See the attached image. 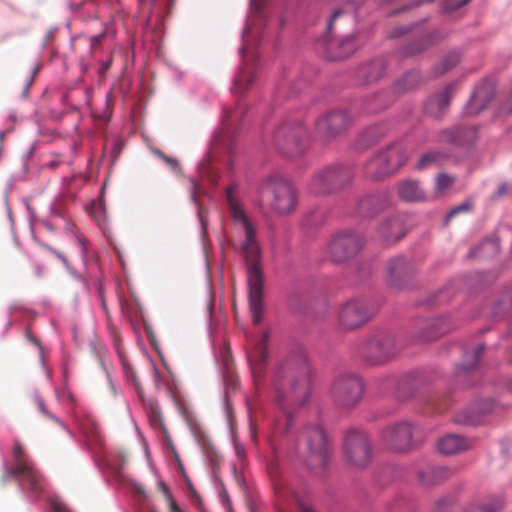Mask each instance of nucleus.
I'll use <instances>...</instances> for the list:
<instances>
[{"mask_svg": "<svg viewBox=\"0 0 512 512\" xmlns=\"http://www.w3.org/2000/svg\"><path fill=\"white\" fill-rule=\"evenodd\" d=\"M226 201L233 227L244 236L241 248L247 271L249 307L253 323L259 325L263 313L264 273L256 228L236 198V185L227 187Z\"/></svg>", "mask_w": 512, "mask_h": 512, "instance_id": "nucleus-1", "label": "nucleus"}, {"mask_svg": "<svg viewBox=\"0 0 512 512\" xmlns=\"http://www.w3.org/2000/svg\"><path fill=\"white\" fill-rule=\"evenodd\" d=\"M274 400L282 412L277 429L288 432L292 423L290 407L304 405L310 396L311 369L303 353H292L280 359L273 373Z\"/></svg>", "mask_w": 512, "mask_h": 512, "instance_id": "nucleus-2", "label": "nucleus"}, {"mask_svg": "<svg viewBox=\"0 0 512 512\" xmlns=\"http://www.w3.org/2000/svg\"><path fill=\"white\" fill-rule=\"evenodd\" d=\"M10 477L18 479L21 487L34 496H39L43 491L42 475L18 441L14 443L13 447V464L6 467L3 481H7Z\"/></svg>", "mask_w": 512, "mask_h": 512, "instance_id": "nucleus-3", "label": "nucleus"}, {"mask_svg": "<svg viewBox=\"0 0 512 512\" xmlns=\"http://www.w3.org/2000/svg\"><path fill=\"white\" fill-rule=\"evenodd\" d=\"M298 446L306 451V463L310 469L325 468L329 451L326 434L320 425L306 426L298 438Z\"/></svg>", "mask_w": 512, "mask_h": 512, "instance_id": "nucleus-4", "label": "nucleus"}, {"mask_svg": "<svg viewBox=\"0 0 512 512\" xmlns=\"http://www.w3.org/2000/svg\"><path fill=\"white\" fill-rule=\"evenodd\" d=\"M262 193L272 196L271 208L280 215H287L295 211L298 204V192L294 185L279 176H270L263 185Z\"/></svg>", "mask_w": 512, "mask_h": 512, "instance_id": "nucleus-5", "label": "nucleus"}, {"mask_svg": "<svg viewBox=\"0 0 512 512\" xmlns=\"http://www.w3.org/2000/svg\"><path fill=\"white\" fill-rule=\"evenodd\" d=\"M343 449L348 463L355 468H364L372 460V447L368 434L360 429L347 431Z\"/></svg>", "mask_w": 512, "mask_h": 512, "instance_id": "nucleus-6", "label": "nucleus"}, {"mask_svg": "<svg viewBox=\"0 0 512 512\" xmlns=\"http://www.w3.org/2000/svg\"><path fill=\"white\" fill-rule=\"evenodd\" d=\"M352 177L347 167L329 166L315 173L310 182V191L316 195L329 194L343 188Z\"/></svg>", "mask_w": 512, "mask_h": 512, "instance_id": "nucleus-7", "label": "nucleus"}, {"mask_svg": "<svg viewBox=\"0 0 512 512\" xmlns=\"http://www.w3.org/2000/svg\"><path fill=\"white\" fill-rule=\"evenodd\" d=\"M407 157L399 146H391L372 158L365 166L367 177L378 180L396 172Z\"/></svg>", "mask_w": 512, "mask_h": 512, "instance_id": "nucleus-8", "label": "nucleus"}, {"mask_svg": "<svg viewBox=\"0 0 512 512\" xmlns=\"http://www.w3.org/2000/svg\"><path fill=\"white\" fill-rule=\"evenodd\" d=\"M364 385L355 374H344L335 378L331 395L334 402L341 407H352L362 398Z\"/></svg>", "mask_w": 512, "mask_h": 512, "instance_id": "nucleus-9", "label": "nucleus"}, {"mask_svg": "<svg viewBox=\"0 0 512 512\" xmlns=\"http://www.w3.org/2000/svg\"><path fill=\"white\" fill-rule=\"evenodd\" d=\"M268 340L269 332L267 331L263 332L260 337L253 336L247 340L246 356L255 385L263 380L266 373L269 355Z\"/></svg>", "mask_w": 512, "mask_h": 512, "instance_id": "nucleus-10", "label": "nucleus"}, {"mask_svg": "<svg viewBox=\"0 0 512 512\" xmlns=\"http://www.w3.org/2000/svg\"><path fill=\"white\" fill-rule=\"evenodd\" d=\"M362 239L353 232L335 235L328 245V252L335 262L346 261L355 256L362 247Z\"/></svg>", "mask_w": 512, "mask_h": 512, "instance_id": "nucleus-11", "label": "nucleus"}, {"mask_svg": "<svg viewBox=\"0 0 512 512\" xmlns=\"http://www.w3.org/2000/svg\"><path fill=\"white\" fill-rule=\"evenodd\" d=\"M413 426L409 422L403 421L385 428L382 438L385 445L398 452H405L413 446Z\"/></svg>", "mask_w": 512, "mask_h": 512, "instance_id": "nucleus-12", "label": "nucleus"}, {"mask_svg": "<svg viewBox=\"0 0 512 512\" xmlns=\"http://www.w3.org/2000/svg\"><path fill=\"white\" fill-rule=\"evenodd\" d=\"M305 132L301 125H284L275 133V143L277 147L289 156L298 155L302 152V140Z\"/></svg>", "mask_w": 512, "mask_h": 512, "instance_id": "nucleus-13", "label": "nucleus"}, {"mask_svg": "<svg viewBox=\"0 0 512 512\" xmlns=\"http://www.w3.org/2000/svg\"><path fill=\"white\" fill-rule=\"evenodd\" d=\"M242 54V65L239 68L237 75L235 76L232 91L235 94H242L249 89L254 83L258 71L256 66V56L247 54V48L245 45L240 49Z\"/></svg>", "mask_w": 512, "mask_h": 512, "instance_id": "nucleus-14", "label": "nucleus"}, {"mask_svg": "<svg viewBox=\"0 0 512 512\" xmlns=\"http://www.w3.org/2000/svg\"><path fill=\"white\" fill-rule=\"evenodd\" d=\"M338 320L343 329L352 330L368 320V313L361 302L349 300L340 306Z\"/></svg>", "mask_w": 512, "mask_h": 512, "instance_id": "nucleus-15", "label": "nucleus"}, {"mask_svg": "<svg viewBox=\"0 0 512 512\" xmlns=\"http://www.w3.org/2000/svg\"><path fill=\"white\" fill-rule=\"evenodd\" d=\"M395 353V344L390 336H374L366 345L365 358L372 365L381 364Z\"/></svg>", "mask_w": 512, "mask_h": 512, "instance_id": "nucleus-16", "label": "nucleus"}, {"mask_svg": "<svg viewBox=\"0 0 512 512\" xmlns=\"http://www.w3.org/2000/svg\"><path fill=\"white\" fill-rule=\"evenodd\" d=\"M350 123V117L344 110H332L323 115L316 122L319 134L332 137L343 132Z\"/></svg>", "mask_w": 512, "mask_h": 512, "instance_id": "nucleus-17", "label": "nucleus"}, {"mask_svg": "<svg viewBox=\"0 0 512 512\" xmlns=\"http://www.w3.org/2000/svg\"><path fill=\"white\" fill-rule=\"evenodd\" d=\"M413 266L403 257L391 258L386 266V281L394 288H402L413 274Z\"/></svg>", "mask_w": 512, "mask_h": 512, "instance_id": "nucleus-18", "label": "nucleus"}, {"mask_svg": "<svg viewBox=\"0 0 512 512\" xmlns=\"http://www.w3.org/2000/svg\"><path fill=\"white\" fill-rule=\"evenodd\" d=\"M386 192L372 194L361 198L357 203V213L362 217H372L389 206Z\"/></svg>", "mask_w": 512, "mask_h": 512, "instance_id": "nucleus-19", "label": "nucleus"}, {"mask_svg": "<svg viewBox=\"0 0 512 512\" xmlns=\"http://www.w3.org/2000/svg\"><path fill=\"white\" fill-rule=\"evenodd\" d=\"M470 442L459 435L449 434L442 437L437 444L438 450L444 455H453L464 452L470 448Z\"/></svg>", "mask_w": 512, "mask_h": 512, "instance_id": "nucleus-20", "label": "nucleus"}, {"mask_svg": "<svg viewBox=\"0 0 512 512\" xmlns=\"http://www.w3.org/2000/svg\"><path fill=\"white\" fill-rule=\"evenodd\" d=\"M398 195L405 202H421L426 200V193L420 183L412 179L399 182Z\"/></svg>", "mask_w": 512, "mask_h": 512, "instance_id": "nucleus-21", "label": "nucleus"}, {"mask_svg": "<svg viewBox=\"0 0 512 512\" xmlns=\"http://www.w3.org/2000/svg\"><path fill=\"white\" fill-rule=\"evenodd\" d=\"M385 70V61L383 59H376L359 67L357 76L363 84H368L380 79L384 75Z\"/></svg>", "mask_w": 512, "mask_h": 512, "instance_id": "nucleus-22", "label": "nucleus"}, {"mask_svg": "<svg viewBox=\"0 0 512 512\" xmlns=\"http://www.w3.org/2000/svg\"><path fill=\"white\" fill-rule=\"evenodd\" d=\"M452 90L453 86L449 85L439 94L430 97L425 104L426 112L435 117L440 116L450 103Z\"/></svg>", "mask_w": 512, "mask_h": 512, "instance_id": "nucleus-23", "label": "nucleus"}, {"mask_svg": "<svg viewBox=\"0 0 512 512\" xmlns=\"http://www.w3.org/2000/svg\"><path fill=\"white\" fill-rule=\"evenodd\" d=\"M379 232L388 244L394 243L405 235L403 221L399 216H393L380 226Z\"/></svg>", "mask_w": 512, "mask_h": 512, "instance_id": "nucleus-24", "label": "nucleus"}, {"mask_svg": "<svg viewBox=\"0 0 512 512\" xmlns=\"http://www.w3.org/2000/svg\"><path fill=\"white\" fill-rule=\"evenodd\" d=\"M491 98L492 88L489 84L484 83L478 86L466 107L467 113L471 115L479 113V111L485 107Z\"/></svg>", "mask_w": 512, "mask_h": 512, "instance_id": "nucleus-25", "label": "nucleus"}, {"mask_svg": "<svg viewBox=\"0 0 512 512\" xmlns=\"http://www.w3.org/2000/svg\"><path fill=\"white\" fill-rule=\"evenodd\" d=\"M451 471L442 466L431 467L426 471H420L418 474L419 480L423 485H436L445 479L449 478Z\"/></svg>", "mask_w": 512, "mask_h": 512, "instance_id": "nucleus-26", "label": "nucleus"}, {"mask_svg": "<svg viewBox=\"0 0 512 512\" xmlns=\"http://www.w3.org/2000/svg\"><path fill=\"white\" fill-rule=\"evenodd\" d=\"M500 250L499 241L494 238L484 240L478 247L471 250V256L490 258L498 254Z\"/></svg>", "mask_w": 512, "mask_h": 512, "instance_id": "nucleus-27", "label": "nucleus"}, {"mask_svg": "<svg viewBox=\"0 0 512 512\" xmlns=\"http://www.w3.org/2000/svg\"><path fill=\"white\" fill-rule=\"evenodd\" d=\"M278 495V501L281 505H295L299 509H301L303 512H313L310 508L304 506V504L301 501L300 496L298 493H296L294 490L291 489H283L277 491Z\"/></svg>", "mask_w": 512, "mask_h": 512, "instance_id": "nucleus-28", "label": "nucleus"}, {"mask_svg": "<svg viewBox=\"0 0 512 512\" xmlns=\"http://www.w3.org/2000/svg\"><path fill=\"white\" fill-rule=\"evenodd\" d=\"M503 506L501 497H491L481 503L471 504L466 512H497Z\"/></svg>", "mask_w": 512, "mask_h": 512, "instance_id": "nucleus-29", "label": "nucleus"}, {"mask_svg": "<svg viewBox=\"0 0 512 512\" xmlns=\"http://www.w3.org/2000/svg\"><path fill=\"white\" fill-rule=\"evenodd\" d=\"M333 44H329L328 47V57L331 60H340L343 58L348 57L355 51V44H354V38L353 37H347L344 40H342L339 44L340 51L337 53L332 52Z\"/></svg>", "mask_w": 512, "mask_h": 512, "instance_id": "nucleus-30", "label": "nucleus"}, {"mask_svg": "<svg viewBox=\"0 0 512 512\" xmlns=\"http://www.w3.org/2000/svg\"><path fill=\"white\" fill-rule=\"evenodd\" d=\"M445 158H446V155L441 152L431 151V152L425 153L420 157V159L416 165V169L424 170V169L430 168L432 166L438 165V164L442 163Z\"/></svg>", "mask_w": 512, "mask_h": 512, "instance_id": "nucleus-31", "label": "nucleus"}, {"mask_svg": "<svg viewBox=\"0 0 512 512\" xmlns=\"http://www.w3.org/2000/svg\"><path fill=\"white\" fill-rule=\"evenodd\" d=\"M419 80V75L417 72H410L406 74L401 80H399L396 84V88L399 92H405L412 89Z\"/></svg>", "mask_w": 512, "mask_h": 512, "instance_id": "nucleus-32", "label": "nucleus"}, {"mask_svg": "<svg viewBox=\"0 0 512 512\" xmlns=\"http://www.w3.org/2000/svg\"><path fill=\"white\" fill-rule=\"evenodd\" d=\"M454 183V178L446 173H440L435 180V191L437 194H443L450 189Z\"/></svg>", "mask_w": 512, "mask_h": 512, "instance_id": "nucleus-33", "label": "nucleus"}, {"mask_svg": "<svg viewBox=\"0 0 512 512\" xmlns=\"http://www.w3.org/2000/svg\"><path fill=\"white\" fill-rule=\"evenodd\" d=\"M483 352L484 346L478 345L472 352L467 353L465 355L466 362L464 363L463 368L466 370L474 368L478 364Z\"/></svg>", "mask_w": 512, "mask_h": 512, "instance_id": "nucleus-34", "label": "nucleus"}, {"mask_svg": "<svg viewBox=\"0 0 512 512\" xmlns=\"http://www.w3.org/2000/svg\"><path fill=\"white\" fill-rule=\"evenodd\" d=\"M459 54L458 53H450L446 57L443 58L440 64V71L437 72V75L443 74L450 69L454 68L459 63Z\"/></svg>", "mask_w": 512, "mask_h": 512, "instance_id": "nucleus-35", "label": "nucleus"}, {"mask_svg": "<svg viewBox=\"0 0 512 512\" xmlns=\"http://www.w3.org/2000/svg\"><path fill=\"white\" fill-rule=\"evenodd\" d=\"M122 368H123V372H124L126 378L134 383L137 391L140 393L142 388L140 386V383L138 381V377L136 375L134 368L124 359H122Z\"/></svg>", "mask_w": 512, "mask_h": 512, "instance_id": "nucleus-36", "label": "nucleus"}, {"mask_svg": "<svg viewBox=\"0 0 512 512\" xmlns=\"http://www.w3.org/2000/svg\"><path fill=\"white\" fill-rule=\"evenodd\" d=\"M443 320L442 319H439V320H436L432 325L430 324V328H433L434 329V332L431 334V332L427 333V335L425 336V339L426 340H432L442 334H445L448 329L446 327H443Z\"/></svg>", "mask_w": 512, "mask_h": 512, "instance_id": "nucleus-37", "label": "nucleus"}, {"mask_svg": "<svg viewBox=\"0 0 512 512\" xmlns=\"http://www.w3.org/2000/svg\"><path fill=\"white\" fill-rule=\"evenodd\" d=\"M428 46V43L425 41H418L416 43H413L409 45V47L405 50V55L412 56L417 53L422 52L426 47Z\"/></svg>", "mask_w": 512, "mask_h": 512, "instance_id": "nucleus-38", "label": "nucleus"}, {"mask_svg": "<svg viewBox=\"0 0 512 512\" xmlns=\"http://www.w3.org/2000/svg\"><path fill=\"white\" fill-rule=\"evenodd\" d=\"M233 445L234 450L237 455V458L243 461L246 457V452L244 446L238 441L237 437L233 435Z\"/></svg>", "mask_w": 512, "mask_h": 512, "instance_id": "nucleus-39", "label": "nucleus"}, {"mask_svg": "<svg viewBox=\"0 0 512 512\" xmlns=\"http://www.w3.org/2000/svg\"><path fill=\"white\" fill-rule=\"evenodd\" d=\"M50 508L53 512H67L65 504L55 498L50 500Z\"/></svg>", "mask_w": 512, "mask_h": 512, "instance_id": "nucleus-40", "label": "nucleus"}, {"mask_svg": "<svg viewBox=\"0 0 512 512\" xmlns=\"http://www.w3.org/2000/svg\"><path fill=\"white\" fill-rule=\"evenodd\" d=\"M470 209V205L468 203H462L459 206L452 209L446 216V220L449 221L456 214L464 211H468Z\"/></svg>", "mask_w": 512, "mask_h": 512, "instance_id": "nucleus-41", "label": "nucleus"}, {"mask_svg": "<svg viewBox=\"0 0 512 512\" xmlns=\"http://www.w3.org/2000/svg\"><path fill=\"white\" fill-rule=\"evenodd\" d=\"M154 153L159 156L161 159H163L169 166H171L172 169H176L178 167V162L177 160L171 158V157H168L166 156L162 151L160 150H155Z\"/></svg>", "mask_w": 512, "mask_h": 512, "instance_id": "nucleus-42", "label": "nucleus"}, {"mask_svg": "<svg viewBox=\"0 0 512 512\" xmlns=\"http://www.w3.org/2000/svg\"><path fill=\"white\" fill-rule=\"evenodd\" d=\"M105 37V34L104 33H101V34H98V35H95V36H92L90 38V44H91V52L94 53L97 48L99 47V45L101 44L102 40L104 39Z\"/></svg>", "mask_w": 512, "mask_h": 512, "instance_id": "nucleus-43", "label": "nucleus"}, {"mask_svg": "<svg viewBox=\"0 0 512 512\" xmlns=\"http://www.w3.org/2000/svg\"><path fill=\"white\" fill-rule=\"evenodd\" d=\"M36 404H37V407H38L39 411H40L44 416H46V417H48V418H50V419H52V420H54V421H56V422H59V420H58L56 417H54L53 415H51V414L47 411V409H46V407H45L44 402H43L40 398H37V399H36Z\"/></svg>", "mask_w": 512, "mask_h": 512, "instance_id": "nucleus-44", "label": "nucleus"}, {"mask_svg": "<svg viewBox=\"0 0 512 512\" xmlns=\"http://www.w3.org/2000/svg\"><path fill=\"white\" fill-rule=\"evenodd\" d=\"M112 64V56H110L107 60L99 62L98 73L100 76L105 75V73L109 70Z\"/></svg>", "mask_w": 512, "mask_h": 512, "instance_id": "nucleus-45", "label": "nucleus"}, {"mask_svg": "<svg viewBox=\"0 0 512 512\" xmlns=\"http://www.w3.org/2000/svg\"><path fill=\"white\" fill-rule=\"evenodd\" d=\"M190 185H191V198H192L194 203H197L198 202V197H199V194H200V186L194 180H190Z\"/></svg>", "mask_w": 512, "mask_h": 512, "instance_id": "nucleus-46", "label": "nucleus"}, {"mask_svg": "<svg viewBox=\"0 0 512 512\" xmlns=\"http://www.w3.org/2000/svg\"><path fill=\"white\" fill-rule=\"evenodd\" d=\"M239 116H240L239 108H237L234 111L225 110V112H224L225 121H227V122L236 121L239 119Z\"/></svg>", "mask_w": 512, "mask_h": 512, "instance_id": "nucleus-47", "label": "nucleus"}, {"mask_svg": "<svg viewBox=\"0 0 512 512\" xmlns=\"http://www.w3.org/2000/svg\"><path fill=\"white\" fill-rule=\"evenodd\" d=\"M470 0H460L458 1L457 3H453V2H448L446 3L445 5V9L447 11H454L456 9H459L461 8L462 6L466 5L467 3H469Z\"/></svg>", "mask_w": 512, "mask_h": 512, "instance_id": "nucleus-48", "label": "nucleus"}, {"mask_svg": "<svg viewBox=\"0 0 512 512\" xmlns=\"http://www.w3.org/2000/svg\"><path fill=\"white\" fill-rule=\"evenodd\" d=\"M266 1L267 0H251V8H252V10L255 13H257V14H260L262 8L264 7V5L266 3Z\"/></svg>", "mask_w": 512, "mask_h": 512, "instance_id": "nucleus-49", "label": "nucleus"}, {"mask_svg": "<svg viewBox=\"0 0 512 512\" xmlns=\"http://www.w3.org/2000/svg\"><path fill=\"white\" fill-rule=\"evenodd\" d=\"M343 14V10L342 9H337L333 12V14L331 15L330 19H329V22L327 24V30L328 32H331L332 30V27H333V23L334 21L340 17L341 15Z\"/></svg>", "mask_w": 512, "mask_h": 512, "instance_id": "nucleus-50", "label": "nucleus"}, {"mask_svg": "<svg viewBox=\"0 0 512 512\" xmlns=\"http://www.w3.org/2000/svg\"><path fill=\"white\" fill-rule=\"evenodd\" d=\"M511 190V186L507 183H503L499 186L498 190H497V195L499 197L507 194L509 191Z\"/></svg>", "mask_w": 512, "mask_h": 512, "instance_id": "nucleus-51", "label": "nucleus"}, {"mask_svg": "<svg viewBox=\"0 0 512 512\" xmlns=\"http://www.w3.org/2000/svg\"><path fill=\"white\" fill-rule=\"evenodd\" d=\"M159 490L164 494L166 499H170L172 497L168 487L165 485L164 482L160 481L158 483Z\"/></svg>", "mask_w": 512, "mask_h": 512, "instance_id": "nucleus-52", "label": "nucleus"}, {"mask_svg": "<svg viewBox=\"0 0 512 512\" xmlns=\"http://www.w3.org/2000/svg\"><path fill=\"white\" fill-rule=\"evenodd\" d=\"M166 500L169 503L171 512H182L180 510V508L178 507V505L176 504V502L174 501L173 497H171L170 499H166Z\"/></svg>", "mask_w": 512, "mask_h": 512, "instance_id": "nucleus-53", "label": "nucleus"}, {"mask_svg": "<svg viewBox=\"0 0 512 512\" xmlns=\"http://www.w3.org/2000/svg\"><path fill=\"white\" fill-rule=\"evenodd\" d=\"M135 492L138 496H140L142 498H146V496H147L145 489L140 485L135 486Z\"/></svg>", "mask_w": 512, "mask_h": 512, "instance_id": "nucleus-54", "label": "nucleus"}, {"mask_svg": "<svg viewBox=\"0 0 512 512\" xmlns=\"http://www.w3.org/2000/svg\"><path fill=\"white\" fill-rule=\"evenodd\" d=\"M102 308L107 316V321H108V325L111 326V318H110V315H109V312H108V309H107V306L104 302H102Z\"/></svg>", "mask_w": 512, "mask_h": 512, "instance_id": "nucleus-55", "label": "nucleus"}, {"mask_svg": "<svg viewBox=\"0 0 512 512\" xmlns=\"http://www.w3.org/2000/svg\"><path fill=\"white\" fill-rule=\"evenodd\" d=\"M250 32H251V28L249 25H247L246 28L244 29V33H243L244 39H246L249 36Z\"/></svg>", "mask_w": 512, "mask_h": 512, "instance_id": "nucleus-56", "label": "nucleus"}, {"mask_svg": "<svg viewBox=\"0 0 512 512\" xmlns=\"http://www.w3.org/2000/svg\"><path fill=\"white\" fill-rule=\"evenodd\" d=\"M88 69H89L88 64H86L85 62L82 61L81 62V70H82V72L85 74V73H87Z\"/></svg>", "mask_w": 512, "mask_h": 512, "instance_id": "nucleus-57", "label": "nucleus"}, {"mask_svg": "<svg viewBox=\"0 0 512 512\" xmlns=\"http://www.w3.org/2000/svg\"><path fill=\"white\" fill-rule=\"evenodd\" d=\"M56 255H57V257H58L59 259H61V260L63 261V263H64V264H66V265H67V262H68V261H67V259H66V257H65L64 255H62V254H61V253H59V252H56Z\"/></svg>", "mask_w": 512, "mask_h": 512, "instance_id": "nucleus-58", "label": "nucleus"}, {"mask_svg": "<svg viewBox=\"0 0 512 512\" xmlns=\"http://www.w3.org/2000/svg\"><path fill=\"white\" fill-rule=\"evenodd\" d=\"M121 308H122L123 313H128V310H127L128 304L127 303L121 301Z\"/></svg>", "mask_w": 512, "mask_h": 512, "instance_id": "nucleus-59", "label": "nucleus"}, {"mask_svg": "<svg viewBox=\"0 0 512 512\" xmlns=\"http://www.w3.org/2000/svg\"><path fill=\"white\" fill-rule=\"evenodd\" d=\"M110 101H111V94L108 93L107 96H106V106L107 107L110 105Z\"/></svg>", "mask_w": 512, "mask_h": 512, "instance_id": "nucleus-60", "label": "nucleus"}, {"mask_svg": "<svg viewBox=\"0 0 512 512\" xmlns=\"http://www.w3.org/2000/svg\"><path fill=\"white\" fill-rule=\"evenodd\" d=\"M250 433H251V438H252V440H253V441H255V440H256V433H255V431L253 430V428H252V427H251V431H250Z\"/></svg>", "mask_w": 512, "mask_h": 512, "instance_id": "nucleus-61", "label": "nucleus"}, {"mask_svg": "<svg viewBox=\"0 0 512 512\" xmlns=\"http://www.w3.org/2000/svg\"><path fill=\"white\" fill-rule=\"evenodd\" d=\"M449 136V140H454L455 139V135L453 134V132H446Z\"/></svg>", "mask_w": 512, "mask_h": 512, "instance_id": "nucleus-62", "label": "nucleus"}, {"mask_svg": "<svg viewBox=\"0 0 512 512\" xmlns=\"http://www.w3.org/2000/svg\"><path fill=\"white\" fill-rule=\"evenodd\" d=\"M464 424H474V421L472 419H466L462 421Z\"/></svg>", "mask_w": 512, "mask_h": 512, "instance_id": "nucleus-63", "label": "nucleus"}, {"mask_svg": "<svg viewBox=\"0 0 512 512\" xmlns=\"http://www.w3.org/2000/svg\"><path fill=\"white\" fill-rule=\"evenodd\" d=\"M33 342H34L36 345L40 346V343H39V341H38L37 339H33Z\"/></svg>", "mask_w": 512, "mask_h": 512, "instance_id": "nucleus-64", "label": "nucleus"}]
</instances>
